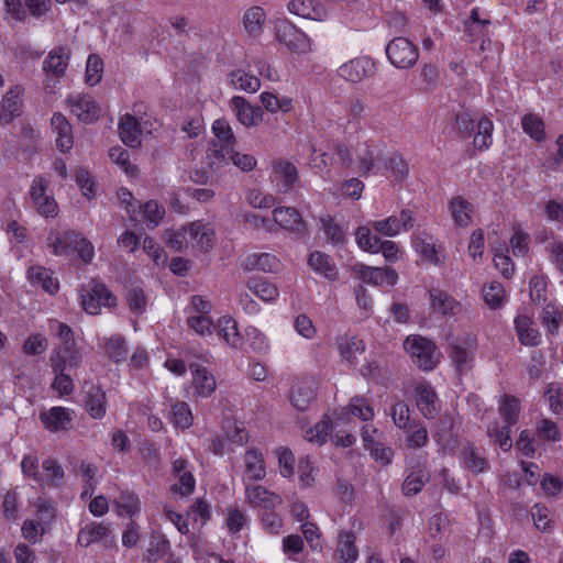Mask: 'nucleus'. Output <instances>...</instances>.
I'll return each mask as SVG.
<instances>
[{"instance_id":"72a5a7b5","label":"nucleus","mask_w":563,"mask_h":563,"mask_svg":"<svg viewBox=\"0 0 563 563\" xmlns=\"http://www.w3.org/2000/svg\"><path fill=\"white\" fill-rule=\"evenodd\" d=\"M309 267L319 275L324 276L330 280L338 278V269L331 257L320 251L310 253L308 257Z\"/></svg>"},{"instance_id":"774afa93","label":"nucleus","mask_w":563,"mask_h":563,"mask_svg":"<svg viewBox=\"0 0 563 563\" xmlns=\"http://www.w3.org/2000/svg\"><path fill=\"white\" fill-rule=\"evenodd\" d=\"M544 395L549 402L550 410L554 415L563 413V387L558 383H550L547 386Z\"/></svg>"},{"instance_id":"9d476101","label":"nucleus","mask_w":563,"mask_h":563,"mask_svg":"<svg viewBox=\"0 0 563 563\" xmlns=\"http://www.w3.org/2000/svg\"><path fill=\"white\" fill-rule=\"evenodd\" d=\"M245 497L247 504L251 507L260 508L261 511L275 509L283 503V499L279 495L269 492L264 486L258 484L246 485Z\"/></svg>"},{"instance_id":"4d7b16f0","label":"nucleus","mask_w":563,"mask_h":563,"mask_svg":"<svg viewBox=\"0 0 563 563\" xmlns=\"http://www.w3.org/2000/svg\"><path fill=\"white\" fill-rule=\"evenodd\" d=\"M43 472L45 473L44 482L38 483L40 485L58 486L64 478V470L53 459H47L42 463Z\"/></svg>"},{"instance_id":"f3484780","label":"nucleus","mask_w":563,"mask_h":563,"mask_svg":"<svg viewBox=\"0 0 563 563\" xmlns=\"http://www.w3.org/2000/svg\"><path fill=\"white\" fill-rule=\"evenodd\" d=\"M74 419V411L64 407H52L47 411L40 412V420L51 432L67 430Z\"/></svg>"},{"instance_id":"9b49d317","label":"nucleus","mask_w":563,"mask_h":563,"mask_svg":"<svg viewBox=\"0 0 563 563\" xmlns=\"http://www.w3.org/2000/svg\"><path fill=\"white\" fill-rule=\"evenodd\" d=\"M274 221L295 233L299 238H303L308 233L306 222L302 220L299 211L292 207H279L273 211Z\"/></svg>"},{"instance_id":"a211bd4d","label":"nucleus","mask_w":563,"mask_h":563,"mask_svg":"<svg viewBox=\"0 0 563 563\" xmlns=\"http://www.w3.org/2000/svg\"><path fill=\"white\" fill-rule=\"evenodd\" d=\"M77 242H80V233L76 231H51L47 235V246L54 255L69 254L75 251Z\"/></svg>"},{"instance_id":"c85d7f7f","label":"nucleus","mask_w":563,"mask_h":563,"mask_svg":"<svg viewBox=\"0 0 563 563\" xmlns=\"http://www.w3.org/2000/svg\"><path fill=\"white\" fill-rule=\"evenodd\" d=\"M244 481H261L266 476L263 454L254 449H249L244 454Z\"/></svg>"},{"instance_id":"423d86ee","label":"nucleus","mask_w":563,"mask_h":563,"mask_svg":"<svg viewBox=\"0 0 563 563\" xmlns=\"http://www.w3.org/2000/svg\"><path fill=\"white\" fill-rule=\"evenodd\" d=\"M372 228L385 236H396L401 231H409L413 227V214L409 209H402L399 216L371 222Z\"/></svg>"},{"instance_id":"0e129e2a","label":"nucleus","mask_w":563,"mask_h":563,"mask_svg":"<svg viewBox=\"0 0 563 563\" xmlns=\"http://www.w3.org/2000/svg\"><path fill=\"white\" fill-rule=\"evenodd\" d=\"M104 349L108 356L114 362L125 360L128 354L125 340L121 335H112L107 339Z\"/></svg>"},{"instance_id":"4c0bfd02","label":"nucleus","mask_w":563,"mask_h":563,"mask_svg":"<svg viewBox=\"0 0 563 563\" xmlns=\"http://www.w3.org/2000/svg\"><path fill=\"white\" fill-rule=\"evenodd\" d=\"M27 278L33 285H40L48 294H55L58 290V282L53 277V273L43 266L34 265L27 269Z\"/></svg>"},{"instance_id":"de8ad7c7","label":"nucleus","mask_w":563,"mask_h":563,"mask_svg":"<svg viewBox=\"0 0 563 563\" xmlns=\"http://www.w3.org/2000/svg\"><path fill=\"white\" fill-rule=\"evenodd\" d=\"M230 157L231 153H227V148L210 143L206 153L207 166L216 173L229 165Z\"/></svg>"},{"instance_id":"cd10ccee","label":"nucleus","mask_w":563,"mask_h":563,"mask_svg":"<svg viewBox=\"0 0 563 563\" xmlns=\"http://www.w3.org/2000/svg\"><path fill=\"white\" fill-rule=\"evenodd\" d=\"M266 13L262 7L254 5L245 10L242 24L250 37L257 38L263 34Z\"/></svg>"},{"instance_id":"6e6552de","label":"nucleus","mask_w":563,"mask_h":563,"mask_svg":"<svg viewBox=\"0 0 563 563\" xmlns=\"http://www.w3.org/2000/svg\"><path fill=\"white\" fill-rule=\"evenodd\" d=\"M172 472L176 478L175 484L172 486V492L183 497L194 493L196 487V479L189 468V463L184 457L176 459L172 464Z\"/></svg>"},{"instance_id":"5fc2aeb1","label":"nucleus","mask_w":563,"mask_h":563,"mask_svg":"<svg viewBox=\"0 0 563 563\" xmlns=\"http://www.w3.org/2000/svg\"><path fill=\"white\" fill-rule=\"evenodd\" d=\"M407 433L406 442L410 448L421 449L429 441L428 430L420 421H412V424L405 430Z\"/></svg>"},{"instance_id":"ddd939ff","label":"nucleus","mask_w":563,"mask_h":563,"mask_svg":"<svg viewBox=\"0 0 563 563\" xmlns=\"http://www.w3.org/2000/svg\"><path fill=\"white\" fill-rule=\"evenodd\" d=\"M429 303L434 313L442 317H455L461 310V303L449 292L440 288H431L429 290Z\"/></svg>"},{"instance_id":"49530a36","label":"nucleus","mask_w":563,"mask_h":563,"mask_svg":"<svg viewBox=\"0 0 563 563\" xmlns=\"http://www.w3.org/2000/svg\"><path fill=\"white\" fill-rule=\"evenodd\" d=\"M114 506L119 516L133 517L141 511V501L136 495L128 492H122L114 499Z\"/></svg>"},{"instance_id":"69168bd1","label":"nucleus","mask_w":563,"mask_h":563,"mask_svg":"<svg viewBox=\"0 0 563 563\" xmlns=\"http://www.w3.org/2000/svg\"><path fill=\"white\" fill-rule=\"evenodd\" d=\"M170 549L169 541L163 536L152 537L146 552V560L156 562L161 560Z\"/></svg>"},{"instance_id":"a18cd8bd","label":"nucleus","mask_w":563,"mask_h":563,"mask_svg":"<svg viewBox=\"0 0 563 563\" xmlns=\"http://www.w3.org/2000/svg\"><path fill=\"white\" fill-rule=\"evenodd\" d=\"M247 288L251 294L266 302L274 301L278 297L277 287L262 278H251L247 282Z\"/></svg>"},{"instance_id":"c756f323","label":"nucleus","mask_w":563,"mask_h":563,"mask_svg":"<svg viewBox=\"0 0 563 563\" xmlns=\"http://www.w3.org/2000/svg\"><path fill=\"white\" fill-rule=\"evenodd\" d=\"M417 406L427 419H432L438 415L437 394L429 384H420L416 388Z\"/></svg>"},{"instance_id":"c9c22d12","label":"nucleus","mask_w":563,"mask_h":563,"mask_svg":"<svg viewBox=\"0 0 563 563\" xmlns=\"http://www.w3.org/2000/svg\"><path fill=\"white\" fill-rule=\"evenodd\" d=\"M212 132L216 140L211 141V144L220 145L227 148V153H232L236 145V139L233 130L225 119H218L212 124Z\"/></svg>"},{"instance_id":"09e8293b","label":"nucleus","mask_w":563,"mask_h":563,"mask_svg":"<svg viewBox=\"0 0 563 563\" xmlns=\"http://www.w3.org/2000/svg\"><path fill=\"white\" fill-rule=\"evenodd\" d=\"M164 240L166 244L174 251L184 252L190 244L189 225L181 227L176 230H166L164 232Z\"/></svg>"},{"instance_id":"412c9836","label":"nucleus","mask_w":563,"mask_h":563,"mask_svg":"<svg viewBox=\"0 0 563 563\" xmlns=\"http://www.w3.org/2000/svg\"><path fill=\"white\" fill-rule=\"evenodd\" d=\"M289 398L296 409L300 411L308 409L316 398L314 382L312 379L296 382L291 388Z\"/></svg>"},{"instance_id":"4468645a","label":"nucleus","mask_w":563,"mask_h":563,"mask_svg":"<svg viewBox=\"0 0 563 563\" xmlns=\"http://www.w3.org/2000/svg\"><path fill=\"white\" fill-rule=\"evenodd\" d=\"M24 89L22 86L15 85L11 87L2 98L0 109V122L2 124H9L14 118L20 117L23 107Z\"/></svg>"},{"instance_id":"680f3d73","label":"nucleus","mask_w":563,"mask_h":563,"mask_svg":"<svg viewBox=\"0 0 563 563\" xmlns=\"http://www.w3.org/2000/svg\"><path fill=\"white\" fill-rule=\"evenodd\" d=\"M412 245L423 260L434 264L439 262L435 245L428 240L426 234L415 235L412 238Z\"/></svg>"},{"instance_id":"a19ab883","label":"nucleus","mask_w":563,"mask_h":563,"mask_svg":"<svg viewBox=\"0 0 563 563\" xmlns=\"http://www.w3.org/2000/svg\"><path fill=\"white\" fill-rule=\"evenodd\" d=\"M217 331L230 346L239 349L242 345L236 321L230 317H222L218 320Z\"/></svg>"},{"instance_id":"6ab92c4d","label":"nucleus","mask_w":563,"mask_h":563,"mask_svg":"<svg viewBox=\"0 0 563 563\" xmlns=\"http://www.w3.org/2000/svg\"><path fill=\"white\" fill-rule=\"evenodd\" d=\"M462 466L473 474H481L489 468V462L486 459L484 451L476 449L472 444L464 445L459 455Z\"/></svg>"},{"instance_id":"e433bc0d","label":"nucleus","mask_w":563,"mask_h":563,"mask_svg":"<svg viewBox=\"0 0 563 563\" xmlns=\"http://www.w3.org/2000/svg\"><path fill=\"white\" fill-rule=\"evenodd\" d=\"M382 164L386 172L389 173V178L394 181H404L409 175V166L401 155L397 153H389L382 158Z\"/></svg>"},{"instance_id":"2eb2a0df","label":"nucleus","mask_w":563,"mask_h":563,"mask_svg":"<svg viewBox=\"0 0 563 563\" xmlns=\"http://www.w3.org/2000/svg\"><path fill=\"white\" fill-rule=\"evenodd\" d=\"M81 362V354L76 346H55L49 357L52 368H57L58 365L60 369L71 373L80 367Z\"/></svg>"},{"instance_id":"603ef678","label":"nucleus","mask_w":563,"mask_h":563,"mask_svg":"<svg viewBox=\"0 0 563 563\" xmlns=\"http://www.w3.org/2000/svg\"><path fill=\"white\" fill-rule=\"evenodd\" d=\"M520 412L519 400L511 395H505L499 405V413L504 419V423L512 427L517 423Z\"/></svg>"},{"instance_id":"2f4dec72","label":"nucleus","mask_w":563,"mask_h":563,"mask_svg":"<svg viewBox=\"0 0 563 563\" xmlns=\"http://www.w3.org/2000/svg\"><path fill=\"white\" fill-rule=\"evenodd\" d=\"M69 54L64 47L52 49L43 62V70L46 75L56 78L63 77L68 66Z\"/></svg>"},{"instance_id":"f704fd0d","label":"nucleus","mask_w":563,"mask_h":563,"mask_svg":"<svg viewBox=\"0 0 563 563\" xmlns=\"http://www.w3.org/2000/svg\"><path fill=\"white\" fill-rule=\"evenodd\" d=\"M227 77L229 85L238 90L254 93L261 88V80L244 69L232 70Z\"/></svg>"},{"instance_id":"052dcab7","label":"nucleus","mask_w":563,"mask_h":563,"mask_svg":"<svg viewBox=\"0 0 563 563\" xmlns=\"http://www.w3.org/2000/svg\"><path fill=\"white\" fill-rule=\"evenodd\" d=\"M323 232L328 240L333 244H343L346 241L344 229L330 216L320 218Z\"/></svg>"},{"instance_id":"37998d69","label":"nucleus","mask_w":563,"mask_h":563,"mask_svg":"<svg viewBox=\"0 0 563 563\" xmlns=\"http://www.w3.org/2000/svg\"><path fill=\"white\" fill-rule=\"evenodd\" d=\"M109 533V528L103 523H87L84 526L77 536V542L81 547H89L95 542L106 538Z\"/></svg>"},{"instance_id":"393cba45","label":"nucleus","mask_w":563,"mask_h":563,"mask_svg":"<svg viewBox=\"0 0 563 563\" xmlns=\"http://www.w3.org/2000/svg\"><path fill=\"white\" fill-rule=\"evenodd\" d=\"M514 323L518 340L522 345L537 346L540 344L541 334L530 317L519 314L515 318Z\"/></svg>"},{"instance_id":"13d9d810","label":"nucleus","mask_w":563,"mask_h":563,"mask_svg":"<svg viewBox=\"0 0 563 563\" xmlns=\"http://www.w3.org/2000/svg\"><path fill=\"white\" fill-rule=\"evenodd\" d=\"M523 131L534 141L541 142L545 137L544 122L536 114H526L521 120Z\"/></svg>"},{"instance_id":"bf43d9fd","label":"nucleus","mask_w":563,"mask_h":563,"mask_svg":"<svg viewBox=\"0 0 563 563\" xmlns=\"http://www.w3.org/2000/svg\"><path fill=\"white\" fill-rule=\"evenodd\" d=\"M510 428L511 427L507 423H505L503 427H499V423L494 421L487 426V435L495 439L503 451H508L512 446L510 439Z\"/></svg>"},{"instance_id":"58836bf2","label":"nucleus","mask_w":563,"mask_h":563,"mask_svg":"<svg viewBox=\"0 0 563 563\" xmlns=\"http://www.w3.org/2000/svg\"><path fill=\"white\" fill-rule=\"evenodd\" d=\"M449 209L456 225L467 227L472 223L473 206L464 197L456 196L452 198Z\"/></svg>"},{"instance_id":"5701e85b","label":"nucleus","mask_w":563,"mask_h":563,"mask_svg":"<svg viewBox=\"0 0 563 563\" xmlns=\"http://www.w3.org/2000/svg\"><path fill=\"white\" fill-rule=\"evenodd\" d=\"M449 357L460 374L472 368L474 350L467 342H452L449 345Z\"/></svg>"},{"instance_id":"f257e3e1","label":"nucleus","mask_w":563,"mask_h":563,"mask_svg":"<svg viewBox=\"0 0 563 563\" xmlns=\"http://www.w3.org/2000/svg\"><path fill=\"white\" fill-rule=\"evenodd\" d=\"M404 347L422 371H432L440 362L441 353L435 343L421 335L408 336Z\"/></svg>"},{"instance_id":"ea45409f","label":"nucleus","mask_w":563,"mask_h":563,"mask_svg":"<svg viewBox=\"0 0 563 563\" xmlns=\"http://www.w3.org/2000/svg\"><path fill=\"white\" fill-rule=\"evenodd\" d=\"M274 175L277 181H282L280 191L287 192L298 179L296 166L287 161L279 159L274 164Z\"/></svg>"},{"instance_id":"473e14b6","label":"nucleus","mask_w":563,"mask_h":563,"mask_svg":"<svg viewBox=\"0 0 563 563\" xmlns=\"http://www.w3.org/2000/svg\"><path fill=\"white\" fill-rule=\"evenodd\" d=\"M119 132L122 142L132 147L136 148L141 145L142 130L137 119L131 114H125L121 118L119 123Z\"/></svg>"},{"instance_id":"0eeeda50","label":"nucleus","mask_w":563,"mask_h":563,"mask_svg":"<svg viewBox=\"0 0 563 563\" xmlns=\"http://www.w3.org/2000/svg\"><path fill=\"white\" fill-rule=\"evenodd\" d=\"M376 68L375 63L367 56L357 57L340 66L338 74L344 80L352 84L361 82L365 78L373 77Z\"/></svg>"},{"instance_id":"6e6d98bb","label":"nucleus","mask_w":563,"mask_h":563,"mask_svg":"<svg viewBox=\"0 0 563 563\" xmlns=\"http://www.w3.org/2000/svg\"><path fill=\"white\" fill-rule=\"evenodd\" d=\"M172 422L181 429H187L192 424L194 418L187 402L177 401L170 408Z\"/></svg>"},{"instance_id":"3c124183","label":"nucleus","mask_w":563,"mask_h":563,"mask_svg":"<svg viewBox=\"0 0 563 563\" xmlns=\"http://www.w3.org/2000/svg\"><path fill=\"white\" fill-rule=\"evenodd\" d=\"M365 350L364 342L356 336L344 338L340 342V354L350 364H355L357 356Z\"/></svg>"},{"instance_id":"dca6fc26","label":"nucleus","mask_w":563,"mask_h":563,"mask_svg":"<svg viewBox=\"0 0 563 563\" xmlns=\"http://www.w3.org/2000/svg\"><path fill=\"white\" fill-rule=\"evenodd\" d=\"M230 102L238 121L244 126H257L262 121V109L252 106L244 97L234 96Z\"/></svg>"},{"instance_id":"aec40b11","label":"nucleus","mask_w":563,"mask_h":563,"mask_svg":"<svg viewBox=\"0 0 563 563\" xmlns=\"http://www.w3.org/2000/svg\"><path fill=\"white\" fill-rule=\"evenodd\" d=\"M287 8L290 13L303 19L323 21L327 18L324 5L316 0H291Z\"/></svg>"},{"instance_id":"a878e982","label":"nucleus","mask_w":563,"mask_h":563,"mask_svg":"<svg viewBox=\"0 0 563 563\" xmlns=\"http://www.w3.org/2000/svg\"><path fill=\"white\" fill-rule=\"evenodd\" d=\"M53 131L57 134L56 144L62 152H68L74 145L71 125L68 120L59 112L53 114L51 119Z\"/></svg>"},{"instance_id":"f03ea898","label":"nucleus","mask_w":563,"mask_h":563,"mask_svg":"<svg viewBox=\"0 0 563 563\" xmlns=\"http://www.w3.org/2000/svg\"><path fill=\"white\" fill-rule=\"evenodd\" d=\"M80 303L89 314L100 313L101 307L113 308L117 306V297L104 284L96 280L89 282L80 288Z\"/></svg>"},{"instance_id":"7ed1b4c3","label":"nucleus","mask_w":563,"mask_h":563,"mask_svg":"<svg viewBox=\"0 0 563 563\" xmlns=\"http://www.w3.org/2000/svg\"><path fill=\"white\" fill-rule=\"evenodd\" d=\"M275 36L279 43L295 54L305 55L312 49L309 36L288 20L276 22Z\"/></svg>"},{"instance_id":"f8f14e48","label":"nucleus","mask_w":563,"mask_h":563,"mask_svg":"<svg viewBox=\"0 0 563 563\" xmlns=\"http://www.w3.org/2000/svg\"><path fill=\"white\" fill-rule=\"evenodd\" d=\"M356 276L366 284L394 286L398 279V275L393 268L371 267L364 264H356L353 267Z\"/></svg>"},{"instance_id":"1a4fd4ad","label":"nucleus","mask_w":563,"mask_h":563,"mask_svg":"<svg viewBox=\"0 0 563 563\" xmlns=\"http://www.w3.org/2000/svg\"><path fill=\"white\" fill-rule=\"evenodd\" d=\"M382 158V151L377 146L361 144L356 150V170L363 176L377 174L380 170Z\"/></svg>"},{"instance_id":"b1692460","label":"nucleus","mask_w":563,"mask_h":563,"mask_svg":"<svg viewBox=\"0 0 563 563\" xmlns=\"http://www.w3.org/2000/svg\"><path fill=\"white\" fill-rule=\"evenodd\" d=\"M70 111L80 121L85 123H91L99 118V107L90 96H78L74 99H69Z\"/></svg>"},{"instance_id":"c03bdc74","label":"nucleus","mask_w":563,"mask_h":563,"mask_svg":"<svg viewBox=\"0 0 563 563\" xmlns=\"http://www.w3.org/2000/svg\"><path fill=\"white\" fill-rule=\"evenodd\" d=\"M244 267L249 271L274 272L278 267V260L269 253H253L245 258Z\"/></svg>"},{"instance_id":"864d4df0","label":"nucleus","mask_w":563,"mask_h":563,"mask_svg":"<svg viewBox=\"0 0 563 563\" xmlns=\"http://www.w3.org/2000/svg\"><path fill=\"white\" fill-rule=\"evenodd\" d=\"M494 130V124L492 120L486 117H483L477 122V133L474 137V145L479 151H485L492 145V133Z\"/></svg>"},{"instance_id":"7c9ffc66","label":"nucleus","mask_w":563,"mask_h":563,"mask_svg":"<svg viewBox=\"0 0 563 563\" xmlns=\"http://www.w3.org/2000/svg\"><path fill=\"white\" fill-rule=\"evenodd\" d=\"M195 393L200 397H209L217 387L214 376L203 366L190 365Z\"/></svg>"},{"instance_id":"39448f33","label":"nucleus","mask_w":563,"mask_h":563,"mask_svg":"<svg viewBox=\"0 0 563 563\" xmlns=\"http://www.w3.org/2000/svg\"><path fill=\"white\" fill-rule=\"evenodd\" d=\"M49 181L42 176H36L29 190L33 208L45 218H54L58 213L55 198L48 195Z\"/></svg>"},{"instance_id":"4be33fe9","label":"nucleus","mask_w":563,"mask_h":563,"mask_svg":"<svg viewBox=\"0 0 563 563\" xmlns=\"http://www.w3.org/2000/svg\"><path fill=\"white\" fill-rule=\"evenodd\" d=\"M189 240L192 249L209 252L213 246L214 232L201 221H195L189 224Z\"/></svg>"},{"instance_id":"e2e57ef3","label":"nucleus","mask_w":563,"mask_h":563,"mask_svg":"<svg viewBox=\"0 0 563 563\" xmlns=\"http://www.w3.org/2000/svg\"><path fill=\"white\" fill-rule=\"evenodd\" d=\"M355 240L357 245L369 253H378V246L380 239L371 233V229L367 225L358 227L355 232Z\"/></svg>"},{"instance_id":"338daca9","label":"nucleus","mask_w":563,"mask_h":563,"mask_svg":"<svg viewBox=\"0 0 563 563\" xmlns=\"http://www.w3.org/2000/svg\"><path fill=\"white\" fill-rule=\"evenodd\" d=\"M57 368H52L55 374V378L52 383L53 389L57 390L59 395H69L74 390L73 383V374L71 372H66L56 366Z\"/></svg>"},{"instance_id":"79ce46f5","label":"nucleus","mask_w":563,"mask_h":563,"mask_svg":"<svg viewBox=\"0 0 563 563\" xmlns=\"http://www.w3.org/2000/svg\"><path fill=\"white\" fill-rule=\"evenodd\" d=\"M336 554L343 563H353L358 556V550L355 545V536L353 532H340Z\"/></svg>"},{"instance_id":"bb28decb","label":"nucleus","mask_w":563,"mask_h":563,"mask_svg":"<svg viewBox=\"0 0 563 563\" xmlns=\"http://www.w3.org/2000/svg\"><path fill=\"white\" fill-rule=\"evenodd\" d=\"M85 409L93 419H101L107 411L106 393L95 385H90L85 391Z\"/></svg>"},{"instance_id":"8fccbe9b","label":"nucleus","mask_w":563,"mask_h":563,"mask_svg":"<svg viewBox=\"0 0 563 563\" xmlns=\"http://www.w3.org/2000/svg\"><path fill=\"white\" fill-rule=\"evenodd\" d=\"M345 415H352L363 421L372 420L374 417V409L368 400L362 396H354L347 407L344 409Z\"/></svg>"},{"instance_id":"20e7f679","label":"nucleus","mask_w":563,"mask_h":563,"mask_svg":"<svg viewBox=\"0 0 563 563\" xmlns=\"http://www.w3.org/2000/svg\"><path fill=\"white\" fill-rule=\"evenodd\" d=\"M386 55L396 68L408 69L416 65L419 58V49L408 38L398 36L386 46Z\"/></svg>"}]
</instances>
